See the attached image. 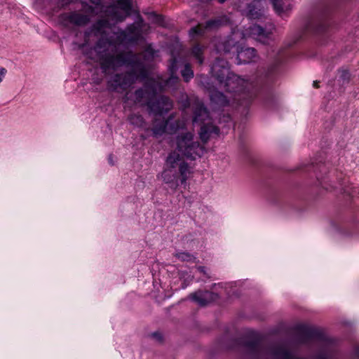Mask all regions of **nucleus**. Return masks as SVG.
<instances>
[{"label":"nucleus","mask_w":359,"mask_h":359,"mask_svg":"<svg viewBox=\"0 0 359 359\" xmlns=\"http://www.w3.org/2000/svg\"><path fill=\"white\" fill-rule=\"evenodd\" d=\"M211 72L226 91L236 93L233 99L241 104L252 97V95L248 89V83L238 76L230 72L229 64L225 60L217 58L211 67Z\"/></svg>","instance_id":"1"},{"label":"nucleus","mask_w":359,"mask_h":359,"mask_svg":"<svg viewBox=\"0 0 359 359\" xmlns=\"http://www.w3.org/2000/svg\"><path fill=\"white\" fill-rule=\"evenodd\" d=\"M107 20H100L93 25V28L95 29H97V31H100L101 29V28L107 26Z\"/></svg>","instance_id":"27"},{"label":"nucleus","mask_w":359,"mask_h":359,"mask_svg":"<svg viewBox=\"0 0 359 359\" xmlns=\"http://www.w3.org/2000/svg\"><path fill=\"white\" fill-rule=\"evenodd\" d=\"M141 36L140 29L138 26L133 24L128 27L126 31L120 33L122 41L134 43L139 40Z\"/></svg>","instance_id":"11"},{"label":"nucleus","mask_w":359,"mask_h":359,"mask_svg":"<svg viewBox=\"0 0 359 359\" xmlns=\"http://www.w3.org/2000/svg\"><path fill=\"white\" fill-rule=\"evenodd\" d=\"M175 63H176V60L174 59L173 60V62L172 64V66L170 67V70H171L172 73H173V72H175L176 71V69H175Z\"/></svg>","instance_id":"31"},{"label":"nucleus","mask_w":359,"mask_h":359,"mask_svg":"<svg viewBox=\"0 0 359 359\" xmlns=\"http://www.w3.org/2000/svg\"><path fill=\"white\" fill-rule=\"evenodd\" d=\"M340 78L344 81H348L350 79V74L347 70L342 69L339 71Z\"/></svg>","instance_id":"28"},{"label":"nucleus","mask_w":359,"mask_h":359,"mask_svg":"<svg viewBox=\"0 0 359 359\" xmlns=\"http://www.w3.org/2000/svg\"><path fill=\"white\" fill-rule=\"evenodd\" d=\"M129 121L131 124L137 126V127H143L144 122L142 116L138 114H132L129 117Z\"/></svg>","instance_id":"22"},{"label":"nucleus","mask_w":359,"mask_h":359,"mask_svg":"<svg viewBox=\"0 0 359 359\" xmlns=\"http://www.w3.org/2000/svg\"><path fill=\"white\" fill-rule=\"evenodd\" d=\"M175 151L177 153L191 160L201 157L204 153L203 147L194 138V134L191 132L178 134L175 137Z\"/></svg>","instance_id":"4"},{"label":"nucleus","mask_w":359,"mask_h":359,"mask_svg":"<svg viewBox=\"0 0 359 359\" xmlns=\"http://www.w3.org/2000/svg\"><path fill=\"white\" fill-rule=\"evenodd\" d=\"M147 105L151 112L159 115L168 112L172 108V101L164 96L158 97L155 101L148 102Z\"/></svg>","instance_id":"7"},{"label":"nucleus","mask_w":359,"mask_h":359,"mask_svg":"<svg viewBox=\"0 0 359 359\" xmlns=\"http://www.w3.org/2000/svg\"><path fill=\"white\" fill-rule=\"evenodd\" d=\"M175 257L182 261H190L193 256L187 252H178L175 254Z\"/></svg>","instance_id":"26"},{"label":"nucleus","mask_w":359,"mask_h":359,"mask_svg":"<svg viewBox=\"0 0 359 359\" xmlns=\"http://www.w3.org/2000/svg\"><path fill=\"white\" fill-rule=\"evenodd\" d=\"M246 32V34L250 37L261 41L262 43H265L271 34V30H266L257 25L250 26Z\"/></svg>","instance_id":"10"},{"label":"nucleus","mask_w":359,"mask_h":359,"mask_svg":"<svg viewBox=\"0 0 359 359\" xmlns=\"http://www.w3.org/2000/svg\"><path fill=\"white\" fill-rule=\"evenodd\" d=\"M221 24V20L218 19L211 20L205 25L199 24L196 27H192L189 31L191 36L194 37L196 35H202L205 33V30H211L218 27Z\"/></svg>","instance_id":"12"},{"label":"nucleus","mask_w":359,"mask_h":359,"mask_svg":"<svg viewBox=\"0 0 359 359\" xmlns=\"http://www.w3.org/2000/svg\"><path fill=\"white\" fill-rule=\"evenodd\" d=\"M61 18L65 26L76 25L81 27L85 26L90 21L88 15L77 12L62 15Z\"/></svg>","instance_id":"8"},{"label":"nucleus","mask_w":359,"mask_h":359,"mask_svg":"<svg viewBox=\"0 0 359 359\" xmlns=\"http://www.w3.org/2000/svg\"><path fill=\"white\" fill-rule=\"evenodd\" d=\"M135 102H142L144 99L147 100L149 98L150 92L147 89H139L135 91Z\"/></svg>","instance_id":"20"},{"label":"nucleus","mask_w":359,"mask_h":359,"mask_svg":"<svg viewBox=\"0 0 359 359\" xmlns=\"http://www.w3.org/2000/svg\"><path fill=\"white\" fill-rule=\"evenodd\" d=\"M262 1L256 0L248 5L247 15L251 19H257L262 15Z\"/></svg>","instance_id":"15"},{"label":"nucleus","mask_w":359,"mask_h":359,"mask_svg":"<svg viewBox=\"0 0 359 359\" xmlns=\"http://www.w3.org/2000/svg\"><path fill=\"white\" fill-rule=\"evenodd\" d=\"M170 123V120H163V119H156L154 128L152 129L154 135L155 137H158L162 135L165 133H172L175 132L177 128L180 126L177 125L175 128H168V125Z\"/></svg>","instance_id":"13"},{"label":"nucleus","mask_w":359,"mask_h":359,"mask_svg":"<svg viewBox=\"0 0 359 359\" xmlns=\"http://www.w3.org/2000/svg\"><path fill=\"white\" fill-rule=\"evenodd\" d=\"M250 350L257 356H259L261 353L263 351V348L257 343H252L249 345Z\"/></svg>","instance_id":"25"},{"label":"nucleus","mask_w":359,"mask_h":359,"mask_svg":"<svg viewBox=\"0 0 359 359\" xmlns=\"http://www.w3.org/2000/svg\"><path fill=\"white\" fill-rule=\"evenodd\" d=\"M313 86L316 87V88H318V84L317 81H314L313 82Z\"/></svg>","instance_id":"33"},{"label":"nucleus","mask_w":359,"mask_h":359,"mask_svg":"<svg viewBox=\"0 0 359 359\" xmlns=\"http://www.w3.org/2000/svg\"><path fill=\"white\" fill-rule=\"evenodd\" d=\"M100 67L104 74L110 70H116L124 65H132L136 60V56L131 52H117L114 43L107 39H100L95 46Z\"/></svg>","instance_id":"2"},{"label":"nucleus","mask_w":359,"mask_h":359,"mask_svg":"<svg viewBox=\"0 0 359 359\" xmlns=\"http://www.w3.org/2000/svg\"><path fill=\"white\" fill-rule=\"evenodd\" d=\"M202 53V49L198 45L194 46L191 50L192 55L198 60L199 65H202L203 62Z\"/></svg>","instance_id":"21"},{"label":"nucleus","mask_w":359,"mask_h":359,"mask_svg":"<svg viewBox=\"0 0 359 359\" xmlns=\"http://www.w3.org/2000/svg\"><path fill=\"white\" fill-rule=\"evenodd\" d=\"M271 355L275 359H294L292 353L283 346L272 349Z\"/></svg>","instance_id":"19"},{"label":"nucleus","mask_w":359,"mask_h":359,"mask_svg":"<svg viewBox=\"0 0 359 359\" xmlns=\"http://www.w3.org/2000/svg\"><path fill=\"white\" fill-rule=\"evenodd\" d=\"M198 269L201 272L205 273V268L203 266H199Z\"/></svg>","instance_id":"32"},{"label":"nucleus","mask_w":359,"mask_h":359,"mask_svg":"<svg viewBox=\"0 0 359 359\" xmlns=\"http://www.w3.org/2000/svg\"><path fill=\"white\" fill-rule=\"evenodd\" d=\"M135 72L126 74H116L108 81V85L113 90H126L135 79L147 76V71L141 64H136Z\"/></svg>","instance_id":"5"},{"label":"nucleus","mask_w":359,"mask_h":359,"mask_svg":"<svg viewBox=\"0 0 359 359\" xmlns=\"http://www.w3.org/2000/svg\"><path fill=\"white\" fill-rule=\"evenodd\" d=\"M274 10L278 15L286 13L292 9L290 4L284 0H271Z\"/></svg>","instance_id":"18"},{"label":"nucleus","mask_w":359,"mask_h":359,"mask_svg":"<svg viewBox=\"0 0 359 359\" xmlns=\"http://www.w3.org/2000/svg\"><path fill=\"white\" fill-rule=\"evenodd\" d=\"M193 121L201 123L203 125L201 128L200 138L203 142H207L211 134H218L219 129L215 126L210 123H204L209 118V114L205 107L201 103H197L194 111Z\"/></svg>","instance_id":"6"},{"label":"nucleus","mask_w":359,"mask_h":359,"mask_svg":"<svg viewBox=\"0 0 359 359\" xmlns=\"http://www.w3.org/2000/svg\"><path fill=\"white\" fill-rule=\"evenodd\" d=\"M189 297L198 305L204 306L217 300L218 299V295L217 294L210 291L198 290L194 293H191Z\"/></svg>","instance_id":"9"},{"label":"nucleus","mask_w":359,"mask_h":359,"mask_svg":"<svg viewBox=\"0 0 359 359\" xmlns=\"http://www.w3.org/2000/svg\"><path fill=\"white\" fill-rule=\"evenodd\" d=\"M87 44V41L85 42V43L82 44L81 46V48H83Z\"/></svg>","instance_id":"34"},{"label":"nucleus","mask_w":359,"mask_h":359,"mask_svg":"<svg viewBox=\"0 0 359 359\" xmlns=\"http://www.w3.org/2000/svg\"><path fill=\"white\" fill-rule=\"evenodd\" d=\"M256 53L252 48H247L241 50L238 54V59L242 63H249L255 61Z\"/></svg>","instance_id":"16"},{"label":"nucleus","mask_w":359,"mask_h":359,"mask_svg":"<svg viewBox=\"0 0 359 359\" xmlns=\"http://www.w3.org/2000/svg\"><path fill=\"white\" fill-rule=\"evenodd\" d=\"M236 44L237 41L230 37L223 43V50L225 53H229L233 48L236 47Z\"/></svg>","instance_id":"23"},{"label":"nucleus","mask_w":359,"mask_h":359,"mask_svg":"<svg viewBox=\"0 0 359 359\" xmlns=\"http://www.w3.org/2000/svg\"><path fill=\"white\" fill-rule=\"evenodd\" d=\"M182 75L186 81L194 76V72L189 64L185 65L184 69L182 71Z\"/></svg>","instance_id":"24"},{"label":"nucleus","mask_w":359,"mask_h":359,"mask_svg":"<svg viewBox=\"0 0 359 359\" xmlns=\"http://www.w3.org/2000/svg\"><path fill=\"white\" fill-rule=\"evenodd\" d=\"M191 168L183 157L175 151L170 152L166 158L165 168L158 176L172 190H176L181 184H185L190 177Z\"/></svg>","instance_id":"3"},{"label":"nucleus","mask_w":359,"mask_h":359,"mask_svg":"<svg viewBox=\"0 0 359 359\" xmlns=\"http://www.w3.org/2000/svg\"><path fill=\"white\" fill-rule=\"evenodd\" d=\"M210 98L212 104L215 107H226L229 104L230 100V98L217 90H210Z\"/></svg>","instance_id":"14"},{"label":"nucleus","mask_w":359,"mask_h":359,"mask_svg":"<svg viewBox=\"0 0 359 359\" xmlns=\"http://www.w3.org/2000/svg\"><path fill=\"white\" fill-rule=\"evenodd\" d=\"M109 160L110 161V163L112 164V159H111V157L109 158Z\"/></svg>","instance_id":"36"},{"label":"nucleus","mask_w":359,"mask_h":359,"mask_svg":"<svg viewBox=\"0 0 359 359\" xmlns=\"http://www.w3.org/2000/svg\"><path fill=\"white\" fill-rule=\"evenodd\" d=\"M151 336L158 342H161L162 341V336L158 332H154Z\"/></svg>","instance_id":"29"},{"label":"nucleus","mask_w":359,"mask_h":359,"mask_svg":"<svg viewBox=\"0 0 359 359\" xmlns=\"http://www.w3.org/2000/svg\"><path fill=\"white\" fill-rule=\"evenodd\" d=\"M6 73V69L3 67H0V83L3 81Z\"/></svg>","instance_id":"30"},{"label":"nucleus","mask_w":359,"mask_h":359,"mask_svg":"<svg viewBox=\"0 0 359 359\" xmlns=\"http://www.w3.org/2000/svg\"><path fill=\"white\" fill-rule=\"evenodd\" d=\"M224 1H226V0H219V2L222 4L224 3Z\"/></svg>","instance_id":"35"},{"label":"nucleus","mask_w":359,"mask_h":359,"mask_svg":"<svg viewBox=\"0 0 359 359\" xmlns=\"http://www.w3.org/2000/svg\"><path fill=\"white\" fill-rule=\"evenodd\" d=\"M109 160L110 161V163L112 164V159H111V157L109 158Z\"/></svg>","instance_id":"37"},{"label":"nucleus","mask_w":359,"mask_h":359,"mask_svg":"<svg viewBox=\"0 0 359 359\" xmlns=\"http://www.w3.org/2000/svg\"><path fill=\"white\" fill-rule=\"evenodd\" d=\"M117 8L121 9L124 14L123 15H117L116 13H114V18L117 21H123L125 20V18L130 15V9H131V5L129 0H118L117 2Z\"/></svg>","instance_id":"17"}]
</instances>
